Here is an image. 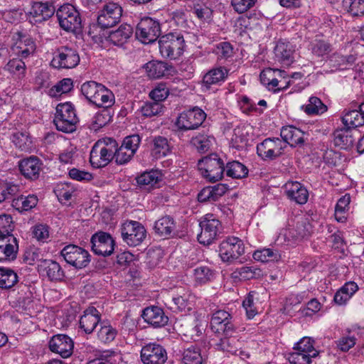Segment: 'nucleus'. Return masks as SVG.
Returning a JSON list of instances; mask_svg holds the SVG:
<instances>
[{
  "mask_svg": "<svg viewBox=\"0 0 364 364\" xmlns=\"http://www.w3.org/2000/svg\"><path fill=\"white\" fill-rule=\"evenodd\" d=\"M253 258L257 261L268 262L278 261L281 258V255L278 250L271 248H264L262 250H256L253 254Z\"/></svg>",
  "mask_w": 364,
  "mask_h": 364,
  "instance_id": "obj_45",
  "label": "nucleus"
},
{
  "mask_svg": "<svg viewBox=\"0 0 364 364\" xmlns=\"http://www.w3.org/2000/svg\"><path fill=\"white\" fill-rule=\"evenodd\" d=\"M117 334V331L110 324L105 321L100 323V328L97 332L98 338L103 343H110Z\"/></svg>",
  "mask_w": 364,
  "mask_h": 364,
  "instance_id": "obj_51",
  "label": "nucleus"
},
{
  "mask_svg": "<svg viewBox=\"0 0 364 364\" xmlns=\"http://www.w3.org/2000/svg\"><path fill=\"white\" fill-rule=\"evenodd\" d=\"M40 274L51 282H61L65 277V272L60 264L52 259H43L38 264Z\"/></svg>",
  "mask_w": 364,
  "mask_h": 364,
  "instance_id": "obj_21",
  "label": "nucleus"
},
{
  "mask_svg": "<svg viewBox=\"0 0 364 364\" xmlns=\"http://www.w3.org/2000/svg\"><path fill=\"white\" fill-rule=\"evenodd\" d=\"M92 250L97 255H111L114 250L115 242L110 234L105 232L95 233L90 239Z\"/></svg>",
  "mask_w": 364,
  "mask_h": 364,
  "instance_id": "obj_16",
  "label": "nucleus"
},
{
  "mask_svg": "<svg viewBox=\"0 0 364 364\" xmlns=\"http://www.w3.org/2000/svg\"><path fill=\"white\" fill-rule=\"evenodd\" d=\"M134 155L132 152L126 149L123 146L121 145L120 147H118V144L116 141V153L114 159L117 164L123 165L127 164L132 159Z\"/></svg>",
  "mask_w": 364,
  "mask_h": 364,
  "instance_id": "obj_61",
  "label": "nucleus"
},
{
  "mask_svg": "<svg viewBox=\"0 0 364 364\" xmlns=\"http://www.w3.org/2000/svg\"><path fill=\"white\" fill-rule=\"evenodd\" d=\"M133 34V28L127 23L122 24L117 30L112 31L108 36V41L117 46L126 43Z\"/></svg>",
  "mask_w": 364,
  "mask_h": 364,
  "instance_id": "obj_32",
  "label": "nucleus"
},
{
  "mask_svg": "<svg viewBox=\"0 0 364 364\" xmlns=\"http://www.w3.org/2000/svg\"><path fill=\"white\" fill-rule=\"evenodd\" d=\"M14 39L16 43L12 49L21 58L29 56L35 51L36 44L29 36L21 32H17L14 36Z\"/></svg>",
  "mask_w": 364,
  "mask_h": 364,
  "instance_id": "obj_24",
  "label": "nucleus"
},
{
  "mask_svg": "<svg viewBox=\"0 0 364 364\" xmlns=\"http://www.w3.org/2000/svg\"><path fill=\"white\" fill-rule=\"evenodd\" d=\"M228 191L227 185L218 183L213 186L203 188L198 194L199 202H215L223 196Z\"/></svg>",
  "mask_w": 364,
  "mask_h": 364,
  "instance_id": "obj_31",
  "label": "nucleus"
},
{
  "mask_svg": "<svg viewBox=\"0 0 364 364\" xmlns=\"http://www.w3.org/2000/svg\"><path fill=\"white\" fill-rule=\"evenodd\" d=\"M227 75V70L222 68L213 69L206 73L203 79V85L204 89H210V86L216 85L224 80Z\"/></svg>",
  "mask_w": 364,
  "mask_h": 364,
  "instance_id": "obj_41",
  "label": "nucleus"
},
{
  "mask_svg": "<svg viewBox=\"0 0 364 364\" xmlns=\"http://www.w3.org/2000/svg\"><path fill=\"white\" fill-rule=\"evenodd\" d=\"M343 4L353 16H364V0H343Z\"/></svg>",
  "mask_w": 364,
  "mask_h": 364,
  "instance_id": "obj_55",
  "label": "nucleus"
},
{
  "mask_svg": "<svg viewBox=\"0 0 364 364\" xmlns=\"http://www.w3.org/2000/svg\"><path fill=\"white\" fill-rule=\"evenodd\" d=\"M220 226V222L213 215H206L200 222L201 232L198 235V242L205 245L211 244L217 238Z\"/></svg>",
  "mask_w": 364,
  "mask_h": 364,
  "instance_id": "obj_12",
  "label": "nucleus"
},
{
  "mask_svg": "<svg viewBox=\"0 0 364 364\" xmlns=\"http://www.w3.org/2000/svg\"><path fill=\"white\" fill-rule=\"evenodd\" d=\"M38 198L35 195L21 196L12 200V206L18 212L28 211L38 203Z\"/></svg>",
  "mask_w": 364,
  "mask_h": 364,
  "instance_id": "obj_40",
  "label": "nucleus"
},
{
  "mask_svg": "<svg viewBox=\"0 0 364 364\" xmlns=\"http://www.w3.org/2000/svg\"><path fill=\"white\" fill-rule=\"evenodd\" d=\"M60 255L68 264L76 269L86 267L90 262L89 252L75 245H68L64 247L60 251Z\"/></svg>",
  "mask_w": 364,
  "mask_h": 364,
  "instance_id": "obj_9",
  "label": "nucleus"
},
{
  "mask_svg": "<svg viewBox=\"0 0 364 364\" xmlns=\"http://www.w3.org/2000/svg\"><path fill=\"white\" fill-rule=\"evenodd\" d=\"M259 273L260 269H259L245 266L237 269L233 272V275L234 277L239 278L240 279L250 280L259 276Z\"/></svg>",
  "mask_w": 364,
  "mask_h": 364,
  "instance_id": "obj_57",
  "label": "nucleus"
},
{
  "mask_svg": "<svg viewBox=\"0 0 364 364\" xmlns=\"http://www.w3.org/2000/svg\"><path fill=\"white\" fill-rule=\"evenodd\" d=\"M225 167L226 174L234 178H245L248 174V169L242 163L233 161L227 164Z\"/></svg>",
  "mask_w": 364,
  "mask_h": 364,
  "instance_id": "obj_43",
  "label": "nucleus"
},
{
  "mask_svg": "<svg viewBox=\"0 0 364 364\" xmlns=\"http://www.w3.org/2000/svg\"><path fill=\"white\" fill-rule=\"evenodd\" d=\"M79 85L80 82L77 80L73 82L70 78H64L55 85L50 87L49 91L68 92L72 91L75 86L76 88H79Z\"/></svg>",
  "mask_w": 364,
  "mask_h": 364,
  "instance_id": "obj_62",
  "label": "nucleus"
},
{
  "mask_svg": "<svg viewBox=\"0 0 364 364\" xmlns=\"http://www.w3.org/2000/svg\"><path fill=\"white\" fill-rule=\"evenodd\" d=\"M205 118V112L196 107L182 112L177 119L176 125L181 130L196 129L203 124Z\"/></svg>",
  "mask_w": 364,
  "mask_h": 364,
  "instance_id": "obj_14",
  "label": "nucleus"
},
{
  "mask_svg": "<svg viewBox=\"0 0 364 364\" xmlns=\"http://www.w3.org/2000/svg\"><path fill=\"white\" fill-rule=\"evenodd\" d=\"M80 58L76 49L68 46H60L53 53L50 65L58 70L72 69L80 63Z\"/></svg>",
  "mask_w": 364,
  "mask_h": 364,
  "instance_id": "obj_7",
  "label": "nucleus"
},
{
  "mask_svg": "<svg viewBox=\"0 0 364 364\" xmlns=\"http://www.w3.org/2000/svg\"><path fill=\"white\" fill-rule=\"evenodd\" d=\"M149 97L152 102H146L141 107V112L142 115L146 117H151L159 114L163 111L164 107L161 102L165 100L170 92H149Z\"/></svg>",
  "mask_w": 364,
  "mask_h": 364,
  "instance_id": "obj_25",
  "label": "nucleus"
},
{
  "mask_svg": "<svg viewBox=\"0 0 364 364\" xmlns=\"http://www.w3.org/2000/svg\"><path fill=\"white\" fill-rule=\"evenodd\" d=\"M122 16V8L117 3L110 1L104 4L99 11L97 23L102 28H107L118 23Z\"/></svg>",
  "mask_w": 364,
  "mask_h": 364,
  "instance_id": "obj_13",
  "label": "nucleus"
},
{
  "mask_svg": "<svg viewBox=\"0 0 364 364\" xmlns=\"http://www.w3.org/2000/svg\"><path fill=\"white\" fill-rule=\"evenodd\" d=\"M356 130L345 127L342 129H336L333 132V143L336 146L342 149H351L355 141L356 137L354 134Z\"/></svg>",
  "mask_w": 364,
  "mask_h": 364,
  "instance_id": "obj_29",
  "label": "nucleus"
},
{
  "mask_svg": "<svg viewBox=\"0 0 364 364\" xmlns=\"http://www.w3.org/2000/svg\"><path fill=\"white\" fill-rule=\"evenodd\" d=\"M282 141L291 147L303 145L304 143V133L294 126L283 127L280 132Z\"/></svg>",
  "mask_w": 364,
  "mask_h": 364,
  "instance_id": "obj_30",
  "label": "nucleus"
},
{
  "mask_svg": "<svg viewBox=\"0 0 364 364\" xmlns=\"http://www.w3.org/2000/svg\"><path fill=\"white\" fill-rule=\"evenodd\" d=\"M121 359L120 355L114 350L104 351L95 359L90 360L87 364H117Z\"/></svg>",
  "mask_w": 364,
  "mask_h": 364,
  "instance_id": "obj_53",
  "label": "nucleus"
},
{
  "mask_svg": "<svg viewBox=\"0 0 364 364\" xmlns=\"http://www.w3.org/2000/svg\"><path fill=\"white\" fill-rule=\"evenodd\" d=\"M275 72L276 69L267 68L264 69L259 75L261 82L269 90L274 88V83L277 82Z\"/></svg>",
  "mask_w": 364,
  "mask_h": 364,
  "instance_id": "obj_60",
  "label": "nucleus"
},
{
  "mask_svg": "<svg viewBox=\"0 0 364 364\" xmlns=\"http://www.w3.org/2000/svg\"><path fill=\"white\" fill-rule=\"evenodd\" d=\"M213 139L210 136L199 134L192 138L191 143L198 151L203 153L210 149Z\"/></svg>",
  "mask_w": 364,
  "mask_h": 364,
  "instance_id": "obj_58",
  "label": "nucleus"
},
{
  "mask_svg": "<svg viewBox=\"0 0 364 364\" xmlns=\"http://www.w3.org/2000/svg\"><path fill=\"white\" fill-rule=\"evenodd\" d=\"M166 305L173 311H181L187 308L188 302L185 296L177 295L168 300Z\"/></svg>",
  "mask_w": 364,
  "mask_h": 364,
  "instance_id": "obj_59",
  "label": "nucleus"
},
{
  "mask_svg": "<svg viewBox=\"0 0 364 364\" xmlns=\"http://www.w3.org/2000/svg\"><path fill=\"white\" fill-rule=\"evenodd\" d=\"M213 53L219 60H227L233 56L234 48L230 42L223 41L215 46Z\"/></svg>",
  "mask_w": 364,
  "mask_h": 364,
  "instance_id": "obj_46",
  "label": "nucleus"
},
{
  "mask_svg": "<svg viewBox=\"0 0 364 364\" xmlns=\"http://www.w3.org/2000/svg\"><path fill=\"white\" fill-rule=\"evenodd\" d=\"M12 142L21 151H28L31 148V139L26 132H16L11 136Z\"/></svg>",
  "mask_w": 364,
  "mask_h": 364,
  "instance_id": "obj_50",
  "label": "nucleus"
},
{
  "mask_svg": "<svg viewBox=\"0 0 364 364\" xmlns=\"http://www.w3.org/2000/svg\"><path fill=\"white\" fill-rule=\"evenodd\" d=\"M287 198L298 204H305L309 198L306 188L298 181H288L284 186Z\"/></svg>",
  "mask_w": 364,
  "mask_h": 364,
  "instance_id": "obj_28",
  "label": "nucleus"
},
{
  "mask_svg": "<svg viewBox=\"0 0 364 364\" xmlns=\"http://www.w3.org/2000/svg\"><path fill=\"white\" fill-rule=\"evenodd\" d=\"M50 350L59 354L62 358L70 357L73 351L74 343L67 335L57 334L53 336L48 343Z\"/></svg>",
  "mask_w": 364,
  "mask_h": 364,
  "instance_id": "obj_20",
  "label": "nucleus"
},
{
  "mask_svg": "<svg viewBox=\"0 0 364 364\" xmlns=\"http://www.w3.org/2000/svg\"><path fill=\"white\" fill-rule=\"evenodd\" d=\"M55 7L48 1H31L26 15L35 23H41L48 21L55 13Z\"/></svg>",
  "mask_w": 364,
  "mask_h": 364,
  "instance_id": "obj_18",
  "label": "nucleus"
},
{
  "mask_svg": "<svg viewBox=\"0 0 364 364\" xmlns=\"http://www.w3.org/2000/svg\"><path fill=\"white\" fill-rule=\"evenodd\" d=\"M88 101L97 107L109 109L115 102L113 92H85Z\"/></svg>",
  "mask_w": 364,
  "mask_h": 364,
  "instance_id": "obj_33",
  "label": "nucleus"
},
{
  "mask_svg": "<svg viewBox=\"0 0 364 364\" xmlns=\"http://www.w3.org/2000/svg\"><path fill=\"white\" fill-rule=\"evenodd\" d=\"M286 148L279 138H267L257 144V154L264 161H272L281 156Z\"/></svg>",
  "mask_w": 364,
  "mask_h": 364,
  "instance_id": "obj_8",
  "label": "nucleus"
},
{
  "mask_svg": "<svg viewBox=\"0 0 364 364\" xmlns=\"http://www.w3.org/2000/svg\"><path fill=\"white\" fill-rule=\"evenodd\" d=\"M301 108L308 114L323 113L326 111V106L317 97H311L307 105H303Z\"/></svg>",
  "mask_w": 364,
  "mask_h": 364,
  "instance_id": "obj_48",
  "label": "nucleus"
},
{
  "mask_svg": "<svg viewBox=\"0 0 364 364\" xmlns=\"http://www.w3.org/2000/svg\"><path fill=\"white\" fill-rule=\"evenodd\" d=\"M42 161L37 156H31L23 159L18 162V168L21 173L26 178L31 181L39 178L42 169Z\"/></svg>",
  "mask_w": 364,
  "mask_h": 364,
  "instance_id": "obj_22",
  "label": "nucleus"
},
{
  "mask_svg": "<svg viewBox=\"0 0 364 364\" xmlns=\"http://www.w3.org/2000/svg\"><path fill=\"white\" fill-rule=\"evenodd\" d=\"M6 69L16 78L24 77L26 65L23 58H13L6 65Z\"/></svg>",
  "mask_w": 364,
  "mask_h": 364,
  "instance_id": "obj_47",
  "label": "nucleus"
},
{
  "mask_svg": "<svg viewBox=\"0 0 364 364\" xmlns=\"http://www.w3.org/2000/svg\"><path fill=\"white\" fill-rule=\"evenodd\" d=\"M159 46L164 58L176 60L183 53L186 42L181 33L170 32L160 37Z\"/></svg>",
  "mask_w": 364,
  "mask_h": 364,
  "instance_id": "obj_2",
  "label": "nucleus"
},
{
  "mask_svg": "<svg viewBox=\"0 0 364 364\" xmlns=\"http://www.w3.org/2000/svg\"><path fill=\"white\" fill-rule=\"evenodd\" d=\"M215 276V272L206 265H200L193 269V280L198 284H205L210 282Z\"/></svg>",
  "mask_w": 364,
  "mask_h": 364,
  "instance_id": "obj_38",
  "label": "nucleus"
},
{
  "mask_svg": "<svg viewBox=\"0 0 364 364\" xmlns=\"http://www.w3.org/2000/svg\"><path fill=\"white\" fill-rule=\"evenodd\" d=\"M314 341L311 338L304 337L294 344L293 350L309 353L317 357L318 355V351L314 348Z\"/></svg>",
  "mask_w": 364,
  "mask_h": 364,
  "instance_id": "obj_54",
  "label": "nucleus"
},
{
  "mask_svg": "<svg viewBox=\"0 0 364 364\" xmlns=\"http://www.w3.org/2000/svg\"><path fill=\"white\" fill-rule=\"evenodd\" d=\"M141 316L146 323L154 328L163 327L168 321V318L165 315L163 309L154 306L145 308Z\"/></svg>",
  "mask_w": 364,
  "mask_h": 364,
  "instance_id": "obj_26",
  "label": "nucleus"
},
{
  "mask_svg": "<svg viewBox=\"0 0 364 364\" xmlns=\"http://www.w3.org/2000/svg\"><path fill=\"white\" fill-rule=\"evenodd\" d=\"M18 282L17 274L11 269L0 267V288L8 289Z\"/></svg>",
  "mask_w": 364,
  "mask_h": 364,
  "instance_id": "obj_42",
  "label": "nucleus"
},
{
  "mask_svg": "<svg viewBox=\"0 0 364 364\" xmlns=\"http://www.w3.org/2000/svg\"><path fill=\"white\" fill-rule=\"evenodd\" d=\"M101 314L94 306H90L86 309L80 319V328L87 334H90L94 331L98 324L102 322Z\"/></svg>",
  "mask_w": 364,
  "mask_h": 364,
  "instance_id": "obj_27",
  "label": "nucleus"
},
{
  "mask_svg": "<svg viewBox=\"0 0 364 364\" xmlns=\"http://www.w3.org/2000/svg\"><path fill=\"white\" fill-rule=\"evenodd\" d=\"M198 168L203 178L209 182L222 179L225 170L224 161L217 154L203 157L198 162Z\"/></svg>",
  "mask_w": 364,
  "mask_h": 364,
  "instance_id": "obj_3",
  "label": "nucleus"
},
{
  "mask_svg": "<svg viewBox=\"0 0 364 364\" xmlns=\"http://www.w3.org/2000/svg\"><path fill=\"white\" fill-rule=\"evenodd\" d=\"M18 247H0V262H11L16 259Z\"/></svg>",
  "mask_w": 364,
  "mask_h": 364,
  "instance_id": "obj_64",
  "label": "nucleus"
},
{
  "mask_svg": "<svg viewBox=\"0 0 364 364\" xmlns=\"http://www.w3.org/2000/svg\"><path fill=\"white\" fill-rule=\"evenodd\" d=\"M151 151V154L156 159L166 156L171 151L168 139L162 136L153 137Z\"/></svg>",
  "mask_w": 364,
  "mask_h": 364,
  "instance_id": "obj_36",
  "label": "nucleus"
},
{
  "mask_svg": "<svg viewBox=\"0 0 364 364\" xmlns=\"http://www.w3.org/2000/svg\"><path fill=\"white\" fill-rule=\"evenodd\" d=\"M113 115L114 112H111L109 109H103L97 112L88 124L89 129L95 132L100 130L112 121Z\"/></svg>",
  "mask_w": 364,
  "mask_h": 364,
  "instance_id": "obj_35",
  "label": "nucleus"
},
{
  "mask_svg": "<svg viewBox=\"0 0 364 364\" xmlns=\"http://www.w3.org/2000/svg\"><path fill=\"white\" fill-rule=\"evenodd\" d=\"M314 358L316 356L296 350L288 355V360L291 364H311Z\"/></svg>",
  "mask_w": 364,
  "mask_h": 364,
  "instance_id": "obj_56",
  "label": "nucleus"
},
{
  "mask_svg": "<svg viewBox=\"0 0 364 364\" xmlns=\"http://www.w3.org/2000/svg\"><path fill=\"white\" fill-rule=\"evenodd\" d=\"M152 229L154 235L159 237H173L176 235V223L171 216L164 215L154 223Z\"/></svg>",
  "mask_w": 364,
  "mask_h": 364,
  "instance_id": "obj_23",
  "label": "nucleus"
},
{
  "mask_svg": "<svg viewBox=\"0 0 364 364\" xmlns=\"http://www.w3.org/2000/svg\"><path fill=\"white\" fill-rule=\"evenodd\" d=\"M77 118L74 107L69 102L58 104L55 109L53 123L58 131L73 133L76 130Z\"/></svg>",
  "mask_w": 364,
  "mask_h": 364,
  "instance_id": "obj_4",
  "label": "nucleus"
},
{
  "mask_svg": "<svg viewBox=\"0 0 364 364\" xmlns=\"http://www.w3.org/2000/svg\"><path fill=\"white\" fill-rule=\"evenodd\" d=\"M141 360L144 364H164L167 360V353L162 346L150 343L142 347Z\"/></svg>",
  "mask_w": 364,
  "mask_h": 364,
  "instance_id": "obj_17",
  "label": "nucleus"
},
{
  "mask_svg": "<svg viewBox=\"0 0 364 364\" xmlns=\"http://www.w3.org/2000/svg\"><path fill=\"white\" fill-rule=\"evenodd\" d=\"M56 16L61 28L68 32L77 33L82 28L80 12L70 4L60 6L56 11Z\"/></svg>",
  "mask_w": 364,
  "mask_h": 364,
  "instance_id": "obj_5",
  "label": "nucleus"
},
{
  "mask_svg": "<svg viewBox=\"0 0 364 364\" xmlns=\"http://www.w3.org/2000/svg\"><path fill=\"white\" fill-rule=\"evenodd\" d=\"M170 22L183 30L189 28L186 13L183 10H177L172 12Z\"/></svg>",
  "mask_w": 364,
  "mask_h": 364,
  "instance_id": "obj_63",
  "label": "nucleus"
},
{
  "mask_svg": "<svg viewBox=\"0 0 364 364\" xmlns=\"http://www.w3.org/2000/svg\"><path fill=\"white\" fill-rule=\"evenodd\" d=\"M135 34L143 43H153L161 35L160 24L151 18H144L137 24Z\"/></svg>",
  "mask_w": 364,
  "mask_h": 364,
  "instance_id": "obj_10",
  "label": "nucleus"
},
{
  "mask_svg": "<svg viewBox=\"0 0 364 364\" xmlns=\"http://www.w3.org/2000/svg\"><path fill=\"white\" fill-rule=\"evenodd\" d=\"M274 60L282 66H290L295 61V46L289 41H279L274 49Z\"/></svg>",
  "mask_w": 364,
  "mask_h": 364,
  "instance_id": "obj_19",
  "label": "nucleus"
},
{
  "mask_svg": "<svg viewBox=\"0 0 364 364\" xmlns=\"http://www.w3.org/2000/svg\"><path fill=\"white\" fill-rule=\"evenodd\" d=\"M161 174L159 171L151 170L146 171L136 177V182L139 186H154L160 181Z\"/></svg>",
  "mask_w": 364,
  "mask_h": 364,
  "instance_id": "obj_52",
  "label": "nucleus"
},
{
  "mask_svg": "<svg viewBox=\"0 0 364 364\" xmlns=\"http://www.w3.org/2000/svg\"><path fill=\"white\" fill-rule=\"evenodd\" d=\"M356 60L355 55H343L335 53L329 58L328 63L333 70H349Z\"/></svg>",
  "mask_w": 364,
  "mask_h": 364,
  "instance_id": "obj_34",
  "label": "nucleus"
},
{
  "mask_svg": "<svg viewBox=\"0 0 364 364\" xmlns=\"http://www.w3.org/2000/svg\"><path fill=\"white\" fill-rule=\"evenodd\" d=\"M342 122L345 127L355 130L356 127L364 125V116L360 109L347 111L342 117Z\"/></svg>",
  "mask_w": 364,
  "mask_h": 364,
  "instance_id": "obj_39",
  "label": "nucleus"
},
{
  "mask_svg": "<svg viewBox=\"0 0 364 364\" xmlns=\"http://www.w3.org/2000/svg\"><path fill=\"white\" fill-rule=\"evenodd\" d=\"M311 53L317 57H323L329 54L332 50L331 45L321 39H315L311 43Z\"/></svg>",
  "mask_w": 364,
  "mask_h": 364,
  "instance_id": "obj_49",
  "label": "nucleus"
},
{
  "mask_svg": "<svg viewBox=\"0 0 364 364\" xmlns=\"http://www.w3.org/2000/svg\"><path fill=\"white\" fill-rule=\"evenodd\" d=\"M116 153V140L105 137L99 139L92 146L90 154V162L92 167L100 168L108 165Z\"/></svg>",
  "mask_w": 364,
  "mask_h": 364,
  "instance_id": "obj_1",
  "label": "nucleus"
},
{
  "mask_svg": "<svg viewBox=\"0 0 364 364\" xmlns=\"http://www.w3.org/2000/svg\"><path fill=\"white\" fill-rule=\"evenodd\" d=\"M211 329L215 333H223L231 336L236 329L232 315L224 310H218L213 313L210 321Z\"/></svg>",
  "mask_w": 364,
  "mask_h": 364,
  "instance_id": "obj_15",
  "label": "nucleus"
},
{
  "mask_svg": "<svg viewBox=\"0 0 364 364\" xmlns=\"http://www.w3.org/2000/svg\"><path fill=\"white\" fill-rule=\"evenodd\" d=\"M182 360L184 364H203L205 358L201 355L199 348L191 346L184 350Z\"/></svg>",
  "mask_w": 364,
  "mask_h": 364,
  "instance_id": "obj_44",
  "label": "nucleus"
},
{
  "mask_svg": "<svg viewBox=\"0 0 364 364\" xmlns=\"http://www.w3.org/2000/svg\"><path fill=\"white\" fill-rule=\"evenodd\" d=\"M243 241L237 237H228L219 245V256L223 262L232 264L245 254Z\"/></svg>",
  "mask_w": 364,
  "mask_h": 364,
  "instance_id": "obj_6",
  "label": "nucleus"
},
{
  "mask_svg": "<svg viewBox=\"0 0 364 364\" xmlns=\"http://www.w3.org/2000/svg\"><path fill=\"white\" fill-rule=\"evenodd\" d=\"M144 69L149 77L159 78L168 71V65L162 61L151 60L144 65Z\"/></svg>",
  "mask_w": 364,
  "mask_h": 364,
  "instance_id": "obj_37",
  "label": "nucleus"
},
{
  "mask_svg": "<svg viewBox=\"0 0 364 364\" xmlns=\"http://www.w3.org/2000/svg\"><path fill=\"white\" fill-rule=\"evenodd\" d=\"M121 235L129 246L136 247L145 239L146 230L139 222L131 220L123 224Z\"/></svg>",
  "mask_w": 364,
  "mask_h": 364,
  "instance_id": "obj_11",
  "label": "nucleus"
}]
</instances>
